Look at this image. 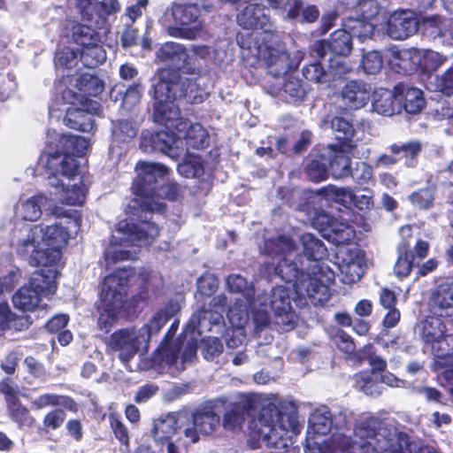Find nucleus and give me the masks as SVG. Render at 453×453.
Segmentation results:
<instances>
[{
	"instance_id": "obj_1",
	"label": "nucleus",
	"mask_w": 453,
	"mask_h": 453,
	"mask_svg": "<svg viewBox=\"0 0 453 453\" xmlns=\"http://www.w3.org/2000/svg\"><path fill=\"white\" fill-rule=\"evenodd\" d=\"M136 175L132 182L133 219H123L118 223L117 230L125 241L134 246L151 244L160 234V227L153 220L155 212L165 214L167 205L163 199L176 202L182 196L177 182L165 183L169 169L163 164L139 161L135 165Z\"/></svg>"
},
{
	"instance_id": "obj_2",
	"label": "nucleus",
	"mask_w": 453,
	"mask_h": 453,
	"mask_svg": "<svg viewBox=\"0 0 453 453\" xmlns=\"http://www.w3.org/2000/svg\"><path fill=\"white\" fill-rule=\"evenodd\" d=\"M162 288L150 271L142 269L136 274L131 266L115 269L103 279L96 303L98 329L108 334L119 316L137 318L144 307L158 299Z\"/></svg>"
},
{
	"instance_id": "obj_3",
	"label": "nucleus",
	"mask_w": 453,
	"mask_h": 453,
	"mask_svg": "<svg viewBox=\"0 0 453 453\" xmlns=\"http://www.w3.org/2000/svg\"><path fill=\"white\" fill-rule=\"evenodd\" d=\"M296 405L288 400L278 399L263 406L257 418L249 423L247 442L250 449L263 445L269 453H289L288 432H299Z\"/></svg>"
},
{
	"instance_id": "obj_4",
	"label": "nucleus",
	"mask_w": 453,
	"mask_h": 453,
	"mask_svg": "<svg viewBox=\"0 0 453 453\" xmlns=\"http://www.w3.org/2000/svg\"><path fill=\"white\" fill-rule=\"evenodd\" d=\"M178 86L177 81H165L163 78L154 85V121L165 127H175L179 132L186 129L183 135L186 144L195 150H204L210 145V134L200 123H191L180 118V110L175 104V87Z\"/></svg>"
},
{
	"instance_id": "obj_5",
	"label": "nucleus",
	"mask_w": 453,
	"mask_h": 453,
	"mask_svg": "<svg viewBox=\"0 0 453 453\" xmlns=\"http://www.w3.org/2000/svg\"><path fill=\"white\" fill-rule=\"evenodd\" d=\"M356 434L363 441L360 448L364 453H436L428 445L416 449V444L404 431H397L392 436L380 434L375 418L363 420L356 428Z\"/></svg>"
},
{
	"instance_id": "obj_6",
	"label": "nucleus",
	"mask_w": 453,
	"mask_h": 453,
	"mask_svg": "<svg viewBox=\"0 0 453 453\" xmlns=\"http://www.w3.org/2000/svg\"><path fill=\"white\" fill-rule=\"evenodd\" d=\"M33 230L34 228H31L27 238L19 243L18 253L21 257L28 256V263L32 266L56 265L62 257L61 250L67 245L70 239L69 230L59 224L42 228V241L46 248L40 247Z\"/></svg>"
},
{
	"instance_id": "obj_7",
	"label": "nucleus",
	"mask_w": 453,
	"mask_h": 453,
	"mask_svg": "<svg viewBox=\"0 0 453 453\" xmlns=\"http://www.w3.org/2000/svg\"><path fill=\"white\" fill-rule=\"evenodd\" d=\"M89 145L88 140L74 134H62L58 140L61 150H57L47 155L45 169L48 179L58 176L74 179L79 173V162L76 157L85 155Z\"/></svg>"
},
{
	"instance_id": "obj_8",
	"label": "nucleus",
	"mask_w": 453,
	"mask_h": 453,
	"mask_svg": "<svg viewBox=\"0 0 453 453\" xmlns=\"http://www.w3.org/2000/svg\"><path fill=\"white\" fill-rule=\"evenodd\" d=\"M166 14H170L173 20V24L165 27L169 36L184 40L197 37L203 27L202 11L198 4L173 2L167 7Z\"/></svg>"
},
{
	"instance_id": "obj_9",
	"label": "nucleus",
	"mask_w": 453,
	"mask_h": 453,
	"mask_svg": "<svg viewBox=\"0 0 453 453\" xmlns=\"http://www.w3.org/2000/svg\"><path fill=\"white\" fill-rule=\"evenodd\" d=\"M278 39L279 37L271 42L267 36H263L262 42H260L257 33L251 31L243 34V39L242 38L239 43L242 48L247 49L252 55H262L267 67L270 69L269 73L273 76H280L289 70L290 56L287 50L269 44V42H276Z\"/></svg>"
},
{
	"instance_id": "obj_10",
	"label": "nucleus",
	"mask_w": 453,
	"mask_h": 453,
	"mask_svg": "<svg viewBox=\"0 0 453 453\" xmlns=\"http://www.w3.org/2000/svg\"><path fill=\"white\" fill-rule=\"evenodd\" d=\"M226 313L229 323L233 327H242L247 322V313L241 307H228L227 297L224 294L215 296L208 303L203 302L197 309L199 323L208 321L210 325H219L224 320Z\"/></svg>"
},
{
	"instance_id": "obj_11",
	"label": "nucleus",
	"mask_w": 453,
	"mask_h": 453,
	"mask_svg": "<svg viewBox=\"0 0 453 453\" xmlns=\"http://www.w3.org/2000/svg\"><path fill=\"white\" fill-rule=\"evenodd\" d=\"M311 275L305 272V276L299 281L296 292L307 296L314 303H323L329 297V285L334 281V273L326 265H317V270Z\"/></svg>"
},
{
	"instance_id": "obj_12",
	"label": "nucleus",
	"mask_w": 453,
	"mask_h": 453,
	"mask_svg": "<svg viewBox=\"0 0 453 453\" xmlns=\"http://www.w3.org/2000/svg\"><path fill=\"white\" fill-rule=\"evenodd\" d=\"M429 252V243L418 239L412 246L410 238H403L396 246L397 258L394 265V273L398 279L407 278L412 269L418 265Z\"/></svg>"
},
{
	"instance_id": "obj_13",
	"label": "nucleus",
	"mask_w": 453,
	"mask_h": 453,
	"mask_svg": "<svg viewBox=\"0 0 453 453\" xmlns=\"http://www.w3.org/2000/svg\"><path fill=\"white\" fill-rule=\"evenodd\" d=\"M237 22L244 29L261 30L264 36H267L269 41H275L279 37V32L276 26L270 20L268 15L265 13V7L258 4H249L238 14Z\"/></svg>"
},
{
	"instance_id": "obj_14",
	"label": "nucleus",
	"mask_w": 453,
	"mask_h": 453,
	"mask_svg": "<svg viewBox=\"0 0 453 453\" xmlns=\"http://www.w3.org/2000/svg\"><path fill=\"white\" fill-rule=\"evenodd\" d=\"M220 418L211 407H203L192 414V425L184 430V435L192 443H196L200 435L214 433L219 426Z\"/></svg>"
},
{
	"instance_id": "obj_15",
	"label": "nucleus",
	"mask_w": 453,
	"mask_h": 453,
	"mask_svg": "<svg viewBox=\"0 0 453 453\" xmlns=\"http://www.w3.org/2000/svg\"><path fill=\"white\" fill-rule=\"evenodd\" d=\"M157 58L165 63L174 65L178 71L189 73L199 74L200 66H195L191 63V58L186 47L175 42H166L161 45L157 52Z\"/></svg>"
},
{
	"instance_id": "obj_16",
	"label": "nucleus",
	"mask_w": 453,
	"mask_h": 453,
	"mask_svg": "<svg viewBox=\"0 0 453 453\" xmlns=\"http://www.w3.org/2000/svg\"><path fill=\"white\" fill-rule=\"evenodd\" d=\"M134 329L121 328L113 332L106 342L107 348L119 352L122 363H128L138 352L141 342Z\"/></svg>"
},
{
	"instance_id": "obj_17",
	"label": "nucleus",
	"mask_w": 453,
	"mask_h": 453,
	"mask_svg": "<svg viewBox=\"0 0 453 453\" xmlns=\"http://www.w3.org/2000/svg\"><path fill=\"white\" fill-rule=\"evenodd\" d=\"M263 271L267 277L279 278L282 282L289 284L296 291L301 279L305 276V271L297 267L296 262L281 257L277 264L265 262Z\"/></svg>"
},
{
	"instance_id": "obj_18",
	"label": "nucleus",
	"mask_w": 453,
	"mask_h": 453,
	"mask_svg": "<svg viewBox=\"0 0 453 453\" xmlns=\"http://www.w3.org/2000/svg\"><path fill=\"white\" fill-rule=\"evenodd\" d=\"M418 27L416 17L407 10L394 12L387 21V33L394 40H404L413 35Z\"/></svg>"
},
{
	"instance_id": "obj_19",
	"label": "nucleus",
	"mask_w": 453,
	"mask_h": 453,
	"mask_svg": "<svg viewBox=\"0 0 453 453\" xmlns=\"http://www.w3.org/2000/svg\"><path fill=\"white\" fill-rule=\"evenodd\" d=\"M42 297L44 296L27 284L19 288L12 302L17 309L35 313V318L39 319L44 318L48 313V305L41 304Z\"/></svg>"
},
{
	"instance_id": "obj_20",
	"label": "nucleus",
	"mask_w": 453,
	"mask_h": 453,
	"mask_svg": "<svg viewBox=\"0 0 453 453\" xmlns=\"http://www.w3.org/2000/svg\"><path fill=\"white\" fill-rule=\"evenodd\" d=\"M372 88L370 84L358 80L348 81L341 90L344 104L350 110L365 107L371 99Z\"/></svg>"
},
{
	"instance_id": "obj_21",
	"label": "nucleus",
	"mask_w": 453,
	"mask_h": 453,
	"mask_svg": "<svg viewBox=\"0 0 453 453\" xmlns=\"http://www.w3.org/2000/svg\"><path fill=\"white\" fill-rule=\"evenodd\" d=\"M269 304L274 315L281 318V323L289 328L294 327L295 323L291 319L294 311L290 302L289 288L282 286L273 288L269 296Z\"/></svg>"
},
{
	"instance_id": "obj_22",
	"label": "nucleus",
	"mask_w": 453,
	"mask_h": 453,
	"mask_svg": "<svg viewBox=\"0 0 453 453\" xmlns=\"http://www.w3.org/2000/svg\"><path fill=\"white\" fill-rule=\"evenodd\" d=\"M175 142V134L171 131L151 132L144 130L141 134L140 149L147 153L163 152L168 154Z\"/></svg>"
},
{
	"instance_id": "obj_23",
	"label": "nucleus",
	"mask_w": 453,
	"mask_h": 453,
	"mask_svg": "<svg viewBox=\"0 0 453 453\" xmlns=\"http://www.w3.org/2000/svg\"><path fill=\"white\" fill-rule=\"evenodd\" d=\"M395 96L407 113L417 114L426 106L423 91L403 82L395 85Z\"/></svg>"
},
{
	"instance_id": "obj_24",
	"label": "nucleus",
	"mask_w": 453,
	"mask_h": 453,
	"mask_svg": "<svg viewBox=\"0 0 453 453\" xmlns=\"http://www.w3.org/2000/svg\"><path fill=\"white\" fill-rule=\"evenodd\" d=\"M328 149L327 166L333 178L343 179L352 175V161L349 156L351 150L341 145H328Z\"/></svg>"
},
{
	"instance_id": "obj_25",
	"label": "nucleus",
	"mask_w": 453,
	"mask_h": 453,
	"mask_svg": "<svg viewBox=\"0 0 453 453\" xmlns=\"http://www.w3.org/2000/svg\"><path fill=\"white\" fill-rule=\"evenodd\" d=\"M43 267L32 273L28 284L41 293V295L44 296V297H50L57 291V279L60 273L52 266Z\"/></svg>"
},
{
	"instance_id": "obj_26",
	"label": "nucleus",
	"mask_w": 453,
	"mask_h": 453,
	"mask_svg": "<svg viewBox=\"0 0 453 453\" xmlns=\"http://www.w3.org/2000/svg\"><path fill=\"white\" fill-rule=\"evenodd\" d=\"M283 74V82L279 91L280 95L287 103L299 104L307 95V84L294 73L288 72Z\"/></svg>"
},
{
	"instance_id": "obj_27",
	"label": "nucleus",
	"mask_w": 453,
	"mask_h": 453,
	"mask_svg": "<svg viewBox=\"0 0 453 453\" xmlns=\"http://www.w3.org/2000/svg\"><path fill=\"white\" fill-rule=\"evenodd\" d=\"M442 316L429 315L421 321L419 336L426 345L434 346L447 332L446 324Z\"/></svg>"
},
{
	"instance_id": "obj_28",
	"label": "nucleus",
	"mask_w": 453,
	"mask_h": 453,
	"mask_svg": "<svg viewBox=\"0 0 453 453\" xmlns=\"http://www.w3.org/2000/svg\"><path fill=\"white\" fill-rule=\"evenodd\" d=\"M64 121L69 128L82 133L90 132L95 126L93 116L88 114L84 109L72 104L65 111Z\"/></svg>"
},
{
	"instance_id": "obj_29",
	"label": "nucleus",
	"mask_w": 453,
	"mask_h": 453,
	"mask_svg": "<svg viewBox=\"0 0 453 453\" xmlns=\"http://www.w3.org/2000/svg\"><path fill=\"white\" fill-rule=\"evenodd\" d=\"M330 125L334 134V138L338 141V143L335 145L348 148L349 150L356 148V144L353 142L356 130L351 122L343 117L334 116L330 120Z\"/></svg>"
},
{
	"instance_id": "obj_30",
	"label": "nucleus",
	"mask_w": 453,
	"mask_h": 453,
	"mask_svg": "<svg viewBox=\"0 0 453 453\" xmlns=\"http://www.w3.org/2000/svg\"><path fill=\"white\" fill-rule=\"evenodd\" d=\"M432 302L441 316H453V283L438 285L432 295Z\"/></svg>"
},
{
	"instance_id": "obj_31",
	"label": "nucleus",
	"mask_w": 453,
	"mask_h": 453,
	"mask_svg": "<svg viewBox=\"0 0 453 453\" xmlns=\"http://www.w3.org/2000/svg\"><path fill=\"white\" fill-rule=\"evenodd\" d=\"M255 408L252 399H246L243 404L234 403L223 416V426L226 429L234 430L242 426L245 419V415L249 411Z\"/></svg>"
},
{
	"instance_id": "obj_32",
	"label": "nucleus",
	"mask_w": 453,
	"mask_h": 453,
	"mask_svg": "<svg viewBox=\"0 0 453 453\" xmlns=\"http://www.w3.org/2000/svg\"><path fill=\"white\" fill-rule=\"evenodd\" d=\"M304 173L311 181L315 183L327 180L329 176L327 157L324 154H318L308 158L304 166Z\"/></svg>"
},
{
	"instance_id": "obj_33",
	"label": "nucleus",
	"mask_w": 453,
	"mask_h": 453,
	"mask_svg": "<svg viewBox=\"0 0 453 453\" xmlns=\"http://www.w3.org/2000/svg\"><path fill=\"white\" fill-rule=\"evenodd\" d=\"M418 71L423 74L430 75L436 72L447 60L448 58L432 50L420 51L418 50Z\"/></svg>"
},
{
	"instance_id": "obj_34",
	"label": "nucleus",
	"mask_w": 453,
	"mask_h": 453,
	"mask_svg": "<svg viewBox=\"0 0 453 453\" xmlns=\"http://www.w3.org/2000/svg\"><path fill=\"white\" fill-rule=\"evenodd\" d=\"M303 254L308 259L319 262L327 257L328 252L325 243L311 233H304L301 236Z\"/></svg>"
},
{
	"instance_id": "obj_35",
	"label": "nucleus",
	"mask_w": 453,
	"mask_h": 453,
	"mask_svg": "<svg viewBox=\"0 0 453 453\" xmlns=\"http://www.w3.org/2000/svg\"><path fill=\"white\" fill-rule=\"evenodd\" d=\"M389 149L391 153L397 157L398 161L404 159L406 166L413 167L416 165L422 145L418 141H411L403 144L394 143Z\"/></svg>"
},
{
	"instance_id": "obj_36",
	"label": "nucleus",
	"mask_w": 453,
	"mask_h": 453,
	"mask_svg": "<svg viewBox=\"0 0 453 453\" xmlns=\"http://www.w3.org/2000/svg\"><path fill=\"white\" fill-rule=\"evenodd\" d=\"M328 41L333 55L348 57L353 50L351 35L344 27L334 31Z\"/></svg>"
},
{
	"instance_id": "obj_37",
	"label": "nucleus",
	"mask_w": 453,
	"mask_h": 453,
	"mask_svg": "<svg viewBox=\"0 0 453 453\" xmlns=\"http://www.w3.org/2000/svg\"><path fill=\"white\" fill-rule=\"evenodd\" d=\"M355 388L367 395L375 396L381 393L379 374L361 371L354 376Z\"/></svg>"
},
{
	"instance_id": "obj_38",
	"label": "nucleus",
	"mask_w": 453,
	"mask_h": 453,
	"mask_svg": "<svg viewBox=\"0 0 453 453\" xmlns=\"http://www.w3.org/2000/svg\"><path fill=\"white\" fill-rule=\"evenodd\" d=\"M6 407L9 418L17 424L19 428L33 426L35 419L31 416L28 408L22 404L19 398L6 404Z\"/></svg>"
},
{
	"instance_id": "obj_39",
	"label": "nucleus",
	"mask_w": 453,
	"mask_h": 453,
	"mask_svg": "<svg viewBox=\"0 0 453 453\" xmlns=\"http://www.w3.org/2000/svg\"><path fill=\"white\" fill-rule=\"evenodd\" d=\"M71 31L72 40L81 47V50L95 42H101L99 33L92 27L76 23L73 25Z\"/></svg>"
},
{
	"instance_id": "obj_40",
	"label": "nucleus",
	"mask_w": 453,
	"mask_h": 453,
	"mask_svg": "<svg viewBox=\"0 0 453 453\" xmlns=\"http://www.w3.org/2000/svg\"><path fill=\"white\" fill-rule=\"evenodd\" d=\"M58 177L53 178L55 180L51 181L50 185L60 188L61 201L68 205H81L86 197L84 188L77 184L73 185L72 188H67Z\"/></svg>"
},
{
	"instance_id": "obj_41",
	"label": "nucleus",
	"mask_w": 453,
	"mask_h": 453,
	"mask_svg": "<svg viewBox=\"0 0 453 453\" xmlns=\"http://www.w3.org/2000/svg\"><path fill=\"white\" fill-rule=\"evenodd\" d=\"M75 87L85 96H97L104 88V82L96 74L81 73L76 80Z\"/></svg>"
},
{
	"instance_id": "obj_42",
	"label": "nucleus",
	"mask_w": 453,
	"mask_h": 453,
	"mask_svg": "<svg viewBox=\"0 0 453 453\" xmlns=\"http://www.w3.org/2000/svg\"><path fill=\"white\" fill-rule=\"evenodd\" d=\"M342 27L351 35L352 39L357 37L364 40L370 37L374 31V26L370 20L360 16L358 18L349 17L345 19L342 22Z\"/></svg>"
},
{
	"instance_id": "obj_43",
	"label": "nucleus",
	"mask_w": 453,
	"mask_h": 453,
	"mask_svg": "<svg viewBox=\"0 0 453 453\" xmlns=\"http://www.w3.org/2000/svg\"><path fill=\"white\" fill-rule=\"evenodd\" d=\"M81 61L87 68H96L106 60V51L101 42H95L81 50Z\"/></svg>"
},
{
	"instance_id": "obj_44",
	"label": "nucleus",
	"mask_w": 453,
	"mask_h": 453,
	"mask_svg": "<svg viewBox=\"0 0 453 453\" xmlns=\"http://www.w3.org/2000/svg\"><path fill=\"white\" fill-rule=\"evenodd\" d=\"M418 58V50H403L394 55L397 73L404 75L412 74L418 71V64L414 58Z\"/></svg>"
},
{
	"instance_id": "obj_45",
	"label": "nucleus",
	"mask_w": 453,
	"mask_h": 453,
	"mask_svg": "<svg viewBox=\"0 0 453 453\" xmlns=\"http://www.w3.org/2000/svg\"><path fill=\"white\" fill-rule=\"evenodd\" d=\"M33 405L35 409H42L50 405H62L69 411H77V403L71 396L54 394H43L39 395L33 402Z\"/></svg>"
},
{
	"instance_id": "obj_46",
	"label": "nucleus",
	"mask_w": 453,
	"mask_h": 453,
	"mask_svg": "<svg viewBox=\"0 0 453 453\" xmlns=\"http://www.w3.org/2000/svg\"><path fill=\"white\" fill-rule=\"evenodd\" d=\"M432 348L441 363L448 366L447 369H453V334L446 333Z\"/></svg>"
},
{
	"instance_id": "obj_47",
	"label": "nucleus",
	"mask_w": 453,
	"mask_h": 453,
	"mask_svg": "<svg viewBox=\"0 0 453 453\" xmlns=\"http://www.w3.org/2000/svg\"><path fill=\"white\" fill-rule=\"evenodd\" d=\"M355 236L356 231L354 227L351 225L339 221L338 219H336L332 228L326 235V237L332 239L337 245L349 244Z\"/></svg>"
},
{
	"instance_id": "obj_48",
	"label": "nucleus",
	"mask_w": 453,
	"mask_h": 453,
	"mask_svg": "<svg viewBox=\"0 0 453 453\" xmlns=\"http://www.w3.org/2000/svg\"><path fill=\"white\" fill-rule=\"evenodd\" d=\"M62 97L65 101V103L74 105L76 102H80L81 105V109H84L88 114L94 117V115H98L102 111L101 104L90 98L88 96H83L80 99V95L74 92L70 88H65L62 92Z\"/></svg>"
},
{
	"instance_id": "obj_49",
	"label": "nucleus",
	"mask_w": 453,
	"mask_h": 453,
	"mask_svg": "<svg viewBox=\"0 0 453 453\" xmlns=\"http://www.w3.org/2000/svg\"><path fill=\"white\" fill-rule=\"evenodd\" d=\"M45 197L42 195H36L27 198L21 203L19 214L26 221H36L42 214V204Z\"/></svg>"
},
{
	"instance_id": "obj_50",
	"label": "nucleus",
	"mask_w": 453,
	"mask_h": 453,
	"mask_svg": "<svg viewBox=\"0 0 453 453\" xmlns=\"http://www.w3.org/2000/svg\"><path fill=\"white\" fill-rule=\"evenodd\" d=\"M395 101H396L395 88L392 91L384 90L381 93L376 94L372 102V108L379 114L391 116L395 111Z\"/></svg>"
},
{
	"instance_id": "obj_51",
	"label": "nucleus",
	"mask_w": 453,
	"mask_h": 453,
	"mask_svg": "<svg viewBox=\"0 0 453 453\" xmlns=\"http://www.w3.org/2000/svg\"><path fill=\"white\" fill-rule=\"evenodd\" d=\"M180 96L190 104H199L204 99V92L197 84V79L180 81Z\"/></svg>"
},
{
	"instance_id": "obj_52",
	"label": "nucleus",
	"mask_w": 453,
	"mask_h": 453,
	"mask_svg": "<svg viewBox=\"0 0 453 453\" xmlns=\"http://www.w3.org/2000/svg\"><path fill=\"white\" fill-rule=\"evenodd\" d=\"M293 248L294 242L292 239L285 234L267 239L264 243V250L268 256L282 255L285 251L291 250Z\"/></svg>"
},
{
	"instance_id": "obj_53",
	"label": "nucleus",
	"mask_w": 453,
	"mask_h": 453,
	"mask_svg": "<svg viewBox=\"0 0 453 453\" xmlns=\"http://www.w3.org/2000/svg\"><path fill=\"white\" fill-rule=\"evenodd\" d=\"M302 73L308 81L322 84L329 81L327 72L319 61L306 64L302 68Z\"/></svg>"
},
{
	"instance_id": "obj_54",
	"label": "nucleus",
	"mask_w": 453,
	"mask_h": 453,
	"mask_svg": "<svg viewBox=\"0 0 453 453\" xmlns=\"http://www.w3.org/2000/svg\"><path fill=\"white\" fill-rule=\"evenodd\" d=\"M167 318L163 317L162 313L157 311L150 319L148 324L143 325L139 330V335L148 345L153 334H158L163 326L167 323Z\"/></svg>"
},
{
	"instance_id": "obj_55",
	"label": "nucleus",
	"mask_w": 453,
	"mask_h": 453,
	"mask_svg": "<svg viewBox=\"0 0 453 453\" xmlns=\"http://www.w3.org/2000/svg\"><path fill=\"white\" fill-rule=\"evenodd\" d=\"M138 128L134 122L119 119L114 124L112 134L118 142H127L136 136Z\"/></svg>"
},
{
	"instance_id": "obj_56",
	"label": "nucleus",
	"mask_w": 453,
	"mask_h": 453,
	"mask_svg": "<svg viewBox=\"0 0 453 453\" xmlns=\"http://www.w3.org/2000/svg\"><path fill=\"white\" fill-rule=\"evenodd\" d=\"M331 341L336 348L348 356H351L356 351L354 339L342 328H336L330 335Z\"/></svg>"
},
{
	"instance_id": "obj_57",
	"label": "nucleus",
	"mask_w": 453,
	"mask_h": 453,
	"mask_svg": "<svg viewBox=\"0 0 453 453\" xmlns=\"http://www.w3.org/2000/svg\"><path fill=\"white\" fill-rule=\"evenodd\" d=\"M336 219H337L330 213L319 209L313 211V215L311 218V223L315 229L326 237Z\"/></svg>"
},
{
	"instance_id": "obj_58",
	"label": "nucleus",
	"mask_w": 453,
	"mask_h": 453,
	"mask_svg": "<svg viewBox=\"0 0 453 453\" xmlns=\"http://www.w3.org/2000/svg\"><path fill=\"white\" fill-rule=\"evenodd\" d=\"M108 420L115 438L121 445L127 446L130 441L129 432L119 414L111 412L108 416Z\"/></svg>"
},
{
	"instance_id": "obj_59",
	"label": "nucleus",
	"mask_w": 453,
	"mask_h": 453,
	"mask_svg": "<svg viewBox=\"0 0 453 453\" xmlns=\"http://www.w3.org/2000/svg\"><path fill=\"white\" fill-rule=\"evenodd\" d=\"M361 66L367 74L378 73L383 66L382 54L378 50H370L364 53L361 60Z\"/></svg>"
},
{
	"instance_id": "obj_60",
	"label": "nucleus",
	"mask_w": 453,
	"mask_h": 453,
	"mask_svg": "<svg viewBox=\"0 0 453 453\" xmlns=\"http://www.w3.org/2000/svg\"><path fill=\"white\" fill-rule=\"evenodd\" d=\"M201 347L203 357L207 360H213L224 350V345L219 337L208 336L203 338L201 342Z\"/></svg>"
},
{
	"instance_id": "obj_61",
	"label": "nucleus",
	"mask_w": 453,
	"mask_h": 453,
	"mask_svg": "<svg viewBox=\"0 0 453 453\" xmlns=\"http://www.w3.org/2000/svg\"><path fill=\"white\" fill-rule=\"evenodd\" d=\"M178 173L186 178H195L203 174L204 168L199 158L185 159L178 165Z\"/></svg>"
},
{
	"instance_id": "obj_62",
	"label": "nucleus",
	"mask_w": 453,
	"mask_h": 453,
	"mask_svg": "<svg viewBox=\"0 0 453 453\" xmlns=\"http://www.w3.org/2000/svg\"><path fill=\"white\" fill-rule=\"evenodd\" d=\"M347 57L333 55L328 60V70L334 76L342 78L352 70V66L346 59Z\"/></svg>"
},
{
	"instance_id": "obj_63",
	"label": "nucleus",
	"mask_w": 453,
	"mask_h": 453,
	"mask_svg": "<svg viewBox=\"0 0 453 453\" xmlns=\"http://www.w3.org/2000/svg\"><path fill=\"white\" fill-rule=\"evenodd\" d=\"M434 90L447 96L453 95V65L443 72L441 75L436 76Z\"/></svg>"
},
{
	"instance_id": "obj_64",
	"label": "nucleus",
	"mask_w": 453,
	"mask_h": 453,
	"mask_svg": "<svg viewBox=\"0 0 453 453\" xmlns=\"http://www.w3.org/2000/svg\"><path fill=\"white\" fill-rule=\"evenodd\" d=\"M77 63V52L69 47L63 48L56 55L55 64L58 67L72 69L76 66Z\"/></svg>"
}]
</instances>
